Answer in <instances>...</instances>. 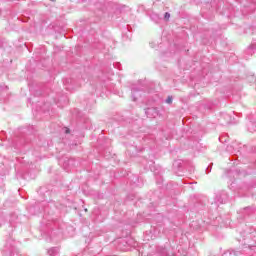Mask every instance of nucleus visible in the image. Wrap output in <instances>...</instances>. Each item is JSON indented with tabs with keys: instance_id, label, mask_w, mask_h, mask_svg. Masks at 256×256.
Instances as JSON below:
<instances>
[{
	"instance_id": "obj_1",
	"label": "nucleus",
	"mask_w": 256,
	"mask_h": 256,
	"mask_svg": "<svg viewBox=\"0 0 256 256\" xmlns=\"http://www.w3.org/2000/svg\"><path fill=\"white\" fill-rule=\"evenodd\" d=\"M227 199H228V196H227V194L225 193V191L219 192V193L216 194V196H215V203L221 205V204L225 203V201H227Z\"/></svg>"
},
{
	"instance_id": "obj_2",
	"label": "nucleus",
	"mask_w": 256,
	"mask_h": 256,
	"mask_svg": "<svg viewBox=\"0 0 256 256\" xmlns=\"http://www.w3.org/2000/svg\"><path fill=\"white\" fill-rule=\"evenodd\" d=\"M239 175H241V170H225V177H228L230 181Z\"/></svg>"
},
{
	"instance_id": "obj_3",
	"label": "nucleus",
	"mask_w": 256,
	"mask_h": 256,
	"mask_svg": "<svg viewBox=\"0 0 256 256\" xmlns=\"http://www.w3.org/2000/svg\"><path fill=\"white\" fill-rule=\"evenodd\" d=\"M150 169L154 173V175H161L163 173V170L161 169V166H156L155 162H152V165L150 166Z\"/></svg>"
},
{
	"instance_id": "obj_4",
	"label": "nucleus",
	"mask_w": 256,
	"mask_h": 256,
	"mask_svg": "<svg viewBox=\"0 0 256 256\" xmlns=\"http://www.w3.org/2000/svg\"><path fill=\"white\" fill-rule=\"evenodd\" d=\"M59 165L64 169V171H71V164H69V161H62L59 163Z\"/></svg>"
},
{
	"instance_id": "obj_5",
	"label": "nucleus",
	"mask_w": 256,
	"mask_h": 256,
	"mask_svg": "<svg viewBox=\"0 0 256 256\" xmlns=\"http://www.w3.org/2000/svg\"><path fill=\"white\" fill-rule=\"evenodd\" d=\"M48 255L49 256H59V248L58 247L50 248L48 250Z\"/></svg>"
},
{
	"instance_id": "obj_6",
	"label": "nucleus",
	"mask_w": 256,
	"mask_h": 256,
	"mask_svg": "<svg viewBox=\"0 0 256 256\" xmlns=\"http://www.w3.org/2000/svg\"><path fill=\"white\" fill-rule=\"evenodd\" d=\"M173 169H174V171L181 170V162H175L173 164Z\"/></svg>"
},
{
	"instance_id": "obj_7",
	"label": "nucleus",
	"mask_w": 256,
	"mask_h": 256,
	"mask_svg": "<svg viewBox=\"0 0 256 256\" xmlns=\"http://www.w3.org/2000/svg\"><path fill=\"white\" fill-rule=\"evenodd\" d=\"M212 167H213V162H211V163L208 165V167L206 168V174L211 173Z\"/></svg>"
},
{
	"instance_id": "obj_8",
	"label": "nucleus",
	"mask_w": 256,
	"mask_h": 256,
	"mask_svg": "<svg viewBox=\"0 0 256 256\" xmlns=\"http://www.w3.org/2000/svg\"><path fill=\"white\" fill-rule=\"evenodd\" d=\"M230 255L239 256V255H241V251L232 250V251H230Z\"/></svg>"
},
{
	"instance_id": "obj_9",
	"label": "nucleus",
	"mask_w": 256,
	"mask_h": 256,
	"mask_svg": "<svg viewBox=\"0 0 256 256\" xmlns=\"http://www.w3.org/2000/svg\"><path fill=\"white\" fill-rule=\"evenodd\" d=\"M244 211H248V215H251V213H253V208H251V207H246V208L244 209Z\"/></svg>"
},
{
	"instance_id": "obj_10",
	"label": "nucleus",
	"mask_w": 256,
	"mask_h": 256,
	"mask_svg": "<svg viewBox=\"0 0 256 256\" xmlns=\"http://www.w3.org/2000/svg\"><path fill=\"white\" fill-rule=\"evenodd\" d=\"M166 103H168L170 105V103H173V98L171 96H169L167 99H166Z\"/></svg>"
},
{
	"instance_id": "obj_11",
	"label": "nucleus",
	"mask_w": 256,
	"mask_h": 256,
	"mask_svg": "<svg viewBox=\"0 0 256 256\" xmlns=\"http://www.w3.org/2000/svg\"><path fill=\"white\" fill-rule=\"evenodd\" d=\"M170 17H171V14H169L168 12H166L165 15H164V18H165V19H169Z\"/></svg>"
},
{
	"instance_id": "obj_12",
	"label": "nucleus",
	"mask_w": 256,
	"mask_h": 256,
	"mask_svg": "<svg viewBox=\"0 0 256 256\" xmlns=\"http://www.w3.org/2000/svg\"><path fill=\"white\" fill-rule=\"evenodd\" d=\"M167 255V250H163V252H162V256H166Z\"/></svg>"
},
{
	"instance_id": "obj_13",
	"label": "nucleus",
	"mask_w": 256,
	"mask_h": 256,
	"mask_svg": "<svg viewBox=\"0 0 256 256\" xmlns=\"http://www.w3.org/2000/svg\"><path fill=\"white\" fill-rule=\"evenodd\" d=\"M5 256H13L11 253H9V255H7V254H4Z\"/></svg>"
},
{
	"instance_id": "obj_14",
	"label": "nucleus",
	"mask_w": 256,
	"mask_h": 256,
	"mask_svg": "<svg viewBox=\"0 0 256 256\" xmlns=\"http://www.w3.org/2000/svg\"><path fill=\"white\" fill-rule=\"evenodd\" d=\"M66 133H69V130H67Z\"/></svg>"
}]
</instances>
